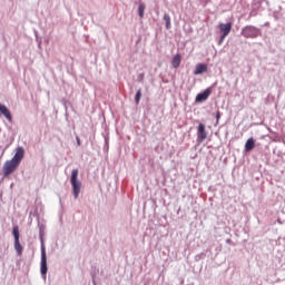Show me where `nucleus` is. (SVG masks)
<instances>
[{
	"label": "nucleus",
	"instance_id": "obj_1",
	"mask_svg": "<svg viewBox=\"0 0 285 285\" xmlns=\"http://www.w3.org/2000/svg\"><path fill=\"white\" fill-rule=\"evenodd\" d=\"M79 177V169H73L71 171V186H72V193L75 196V199L79 197V194L81 193V181H79L77 178Z\"/></svg>",
	"mask_w": 285,
	"mask_h": 285
},
{
	"label": "nucleus",
	"instance_id": "obj_2",
	"mask_svg": "<svg viewBox=\"0 0 285 285\" xmlns=\"http://www.w3.org/2000/svg\"><path fill=\"white\" fill-rule=\"evenodd\" d=\"M218 28L222 32L220 39L218 41V46H222L224 43V39L230 35V30H233V22H227V23H219Z\"/></svg>",
	"mask_w": 285,
	"mask_h": 285
},
{
	"label": "nucleus",
	"instance_id": "obj_3",
	"mask_svg": "<svg viewBox=\"0 0 285 285\" xmlns=\"http://www.w3.org/2000/svg\"><path fill=\"white\" fill-rule=\"evenodd\" d=\"M242 35L246 39H257V37H259V29L253 26H247L242 30Z\"/></svg>",
	"mask_w": 285,
	"mask_h": 285
},
{
	"label": "nucleus",
	"instance_id": "obj_4",
	"mask_svg": "<svg viewBox=\"0 0 285 285\" xmlns=\"http://www.w3.org/2000/svg\"><path fill=\"white\" fill-rule=\"evenodd\" d=\"M12 233L14 237V250L18 253V256L21 257V255H23V246L19 240V237H20L19 226H14Z\"/></svg>",
	"mask_w": 285,
	"mask_h": 285
},
{
	"label": "nucleus",
	"instance_id": "obj_5",
	"mask_svg": "<svg viewBox=\"0 0 285 285\" xmlns=\"http://www.w3.org/2000/svg\"><path fill=\"white\" fill-rule=\"evenodd\" d=\"M17 168H19V164L13 160H7L2 167V173L4 177H9V175H12Z\"/></svg>",
	"mask_w": 285,
	"mask_h": 285
},
{
	"label": "nucleus",
	"instance_id": "obj_6",
	"mask_svg": "<svg viewBox=\"0 0 285 285\" xmlns=\"http://www.w3.org/2000/svg\"><path fill=\"white\" fill-rule=\"evenodd\" d=\"M40 273L46 277L48 273V258L46 256V247H41V265H40Z\"/></svg>",
	"mask_w": 285,
	"mask_h": 285
},
{
	"label": "nucleus",
	"instance_id": "obj_7",
	"mask_svg": "<svg viewBox=\"0 0 285 285\" xmlns=\"http://www.w3.org/2000/svg\"><path fill=\"white\" fill-rule=\"evenodd\" d=\"M23 157H26V149H23V147H18L16 149V154H14L13 158L11 159V161H14L19 166L21 164Z\"/></svg>",
	"mask_w": 285,
	"mask_h": 285
},
{
	"label": "nucleus",
	"instance_id": "obj_8",
	"mask_svg": "<svg viewBox=\"0 0 285 285\" xmlns=\"http://www.w3.org/2000/svg\"><path fill=\"white\" fill-rule=\"evenodd\" d=\"M0 115H3V117H6V119L12 124V114L10 112V109L6 107V105L0 104Z\"/></svg>",
	"mask_w": 285,
	"mask_h": 285
},
{
	"label": "nucleus",
	"instance_id": "obj_9",
	"mask_svg": "<svg viewBox=\"0 0 285 285\" xmlns=\"http://www.w3.org/2000/svg\"><path fill=\"white\" fill-rule=\"evenodd\" d=\"M206 137H208V135L206 134V126L204 124H199V126H198V141L206 140Z\"/></svg>",
	"mask_w": 285,
	"mask_h": 285
},
{
	"label": "nucleus",
	"instance_id": "obj_10",
	"mask_svg": "<svg viewBox=\"0 0 285 285\" xmlns=\"http://www.w3.org/2000/svg\"><path fill=\"white\" fill-rule=\"evenodd\" d=\"M210 89H206L204 92H200L196 96V101L202 104V101H206L208 97H210Z\"/></svg>",
	"mask_w": 285,
	"mask_h": 285
},
{
	"label": "nucleus",
	"instance_id": "obj_11",
	"mask_svg": "<svg viewBox=\"0 0 285 285\" xmlns=\"http://www.w3.org/2000/svg\"><path fill=\"white\" fill-rule=\"evenodd\" d=\"M204 72H208V65L198 63L194 70V75H204Z\"/></svg>",
	"mask_w": 285,
	"mask_h": 285
},
{
	"label": "nucleus",
	"instance_id": "obj_12",
	"mask_svg": "<svg viewBox=\"0 0 285 285\" xmlns=\"http://www.w3.org/2000/svg\"><path fill=\"white\" fill-rule=\"evenodd\" d=\"M180 65H181V55L177 53L176 56H174L171 60V66L173 68H179Z\"/></svg>",
	"mask_w": 285,
	"mask_h": 285
},
{
	"label": "nucleus",
	"instance_id": "obj_13",
	"mask_svg": "<svg viewBox=\"0 0 285 285\" xmlns=\"http://www.w3.org/2000/svg\"><path fill=\"white\" fill-rule=\"evenodd\" d=\"M253 148H255V139L249 138L246 144H245V151L246 153H250V150H253Z\"/></svg>",
	"mask_w": 285,
	"mask_h": 285
},
{
	"label": "nucleus",
	"instance_id": "obj_14",
	"mask_svg": "<svg viewBox=\"0 0 285 285\" xmlns=\"http://www.w3.org/2000/svg\"><path fill=\"white\" fill-rule=\"evenodd\" d=\"M164 21L166 22V29L170 30V16L167 13L164 14Z\"/></svg>",
	"mask_w": 285,
	"mask_h": 285
},
{
	"label": "nucleus",
	"instance_id": "obj_15",
	"mask_svg": "<svg viewBox=\"0 0 285 285\" xmlns=\"http://www.w3.org/2000/svg\"><path fill=\"white\" fill-rule=\"evenodd\" d=\"M145 10H146V6L139 4V7H138V14H139L140 19H144Z\"/></svg>",
	"mask_w": 285,
	"mask_h": 285
},
{
	"label": "nucleus",
	"instance_id": "obj_16",
	"mask_svg": "<svg viewBox=\"0 0 285 285\" xmlns=\"http://www.w3.org/2000/svg\"><path fill=\"white\" fill-rule=\"evenodd\" d=\"M139 101H141V89H138L135 96V102L139 105Z\"/></svg>",
	"mask_w": 285,
	"mask_h": 285
},
{
	"label": "nucleus",
	"instance_id": "obj_17",
	"mask_svg": "<svg viewBox=\"0 0 285 285\" xmlns=\"http://www.w3.org/2000/svg\"><path fill=\"white\" fill-rule=\"evenodd\" d=\"M222 119V112L217 111L216 112V121H219Z\"/></svg>",
	"mask_w": 285,
	"mask_h": 285
},
{
	"label": "nucleus",
	"instance_id": "obj_18",
	"mask_svg": "<svg viewBox=\"0 0 285 285\" xmlns=\"http://www.w3.org/2000/svg\"><path fill=\"white\" fill-rule=\"evenodd\" d=\"M77 144L78 146H81V140L79 139V137H77Z\"/></svg>",
	"mask_w": 285,
	"mask_h": 285
}]
</instances>
